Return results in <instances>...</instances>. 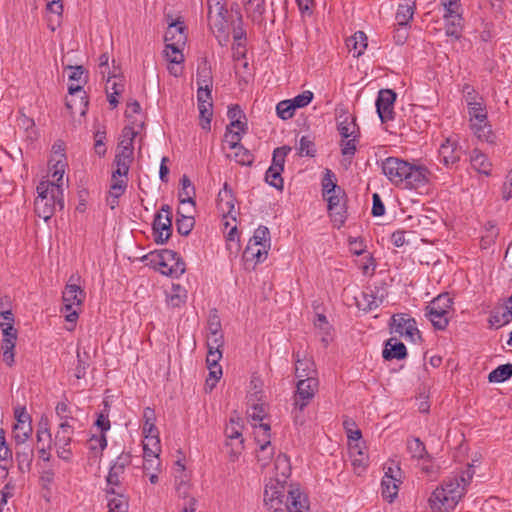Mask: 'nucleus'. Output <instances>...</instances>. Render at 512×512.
Returning a JSON list of instances; mask_svg holds the SVG:
<instances>
[{
  "label": "nucleus",
  "mask_w": 512,
  "mask_h": 512,
  "mask_svg": "<svg viewBox=\"0 0 512 512\" xmlns=\"http://www.w3.org/2000/svg\"><path fill=\"white\" fill-rule=\"evenodd\" d=\"M470 163L472 168L478 173L484 174L486 176L490 175L492 164L488 160L487 156L480 150H472L470 155Z\"/></svg>",
  "instance_id": "obj_33"
},
{
  "label": "nucleus",
  "mask_w": 512,
  "mask_h": 512,
  "mask_svg": "<svg viewBox=\"0 0 512 512\" xmlns=\"http://www.w3.org/2000/svg\"><path fill=\"white\" fill-rule=\"evenodd\" d=\"M415 11V2L413 0H402L397 8L395 15L396 24L399 27H407L413 18Z\"/></svg>",
  "instance_id": "obj_27"
},
{
  "label": "nucleus",
  "mask_w": 512,
  "mask_h": 512,
  "mask_svg": "<svg viewBox=\"0 0 512 512\" xmlns=\"http://www.w3.org/2000/svg\"><path fill=\"white\" fill-rule=\"evenodd\" d=\"M36 438L38 447L42 446L43 443H45V445H51L52 435L50 433V429L48 428L47 423H40L37 429Z\"/></svg>",
  "instance_id": "obj_62"
},
{
  "label": "nucleus",
  "mask_w": 512,
  "mask_h": 512,
  "mask_svg": "<svg viewBox=\"0 0 512 512\" xmlns=\"http://www.w3.org/2000/svg\"><path fill=\"white\" fill-rule=\"evenodd\" d=\"M474 475L472 466L468 465L464 470L452 473L441 486L437 487L429 498L432 512H451L466 493Z\"/></svg>",
  "instance_id": "obj_2"
},
{
  "label": "nucleus",
  "mask_w": 512,
  "mask_h": 512,
  "mask_svg": "<svg viewBox=\"0 0 512 512\" xmlns=\"http://www.w3.org/2000/svg\"><path fill=\"white\" fill-rule=\"evenodd\" d=\"M74 434V426L71 423L60 422L55 433L54 443L57 448V455L63 460H70L72 452L70 444Z\"/></svg>",
  "instance_id": "obj_12"
},
{
  "label": "nucleus",
  "mask_w": 512,
  "mask_h": 512,
  "mask_svg": "<svg viewBox=\"0 0 512 512\" xmlns=\"http://www.w3.org/2000/svg\"><path fill=\"white\" fill-rule=\"evenodd\" d=\"M143 451L148 456H159L161 452V443L159 434L143 435Z\"/></svg>",
  "instance_id": "obj_40"
},
{
  "label": "nucleus",
  "mask_w": 512,
  "mask_h": 512,
  "mask_svg": "<svg viewBox=\"0 0 512 512\" xmlns=\"http://www.w3.org/2000/svg\"><path fill=\"white\" fill-rule=\"evenodd\" d=\"M318 384V379L314 376H309L308 379H299L294 394V419L296 424L302 425L304 423V419L299 413H301L313 399L318 389Z\"/></svg>",
  "instance_id": "obj_7"
},
{
  "label": "nucleus",
  "mask_w": 512,
  "mask_h": 512,
  "mask_svg": "<svg viewBox=\"0 0 512 512\" xmlns=\"http://www.w3.org/2000/svg\"><path fill=\"white\" fill-rule=\"evenodd\" d=\"M275 469L279 471V474L275 478H279L281 480H285L290 475V463L286 455L279 454L275 459Z\"/></svg>",
  "instance_id": "obj_51"
},
{
  "label": "nucleus",
  "mask_w": 512,
  "mask_h": 512,
  "mask_svg": "<svg viewBox=\"0 0 512 512\" xmlns=\"http://www.w3.org/2000/svg\"><path fill=\"white\" fill-rule=\"evenodd\" d=\"M232 150H234V153L233 155H229V157L234 159L238 164L249 166L253 163V154L242 145H238L237 148H232Z\"/></svg>",
  "instance_id": "obj_46"
},
{
  "label": "nucleus",
  "mask_w": 512,
  "mask_h": 512,
  "mask_svg": "<svg viewBox=\"0 0 512 512\" xmlns=\"http://www.w3.org/2000/svg\"><path fill=\"white\" fill-rule=\"evenodd\" d=\"M15 449V458L18 463L19 470L22 472L29 471L34 457L33 448L29 444L25 443L19 446L15 445Z\"/></svg>",
  "instance_id": "obj_29"
},
{
  "label": "nucleus",
  "mask_w": 512,
  "mask_h": 512,
  "mask_svg": "<svg viewBox=\"0 0 512 512\" xmlns=\"http://www.w3.org/2000/svg\"><path fill=\"white\" fill-rule=\"evenodd\" d=\"M235 201L232 189L227 183H224L223 188L218 193L217 208L224 217L230 216L234 221L237 214Z\"/></svg>",
  "instance_id": "obj_21"
},
{
  "label": "nucleus",
  "mask_w": 512,
  "mask_h": 512,
  "mask_svg": "<svg viewBox=\"0 0 512 512\" xmlns=\"http://www.w3.org/2000/svg\"><path fill=\"white\" fill-rule=\"evenodd\" d=\"M383 174L395 186L405 189H420L429 184L431 171L417 162L398 157H388L381 164Z\"/></svg>",
  "instance_id": "obj_1"
},
{
  "label": "nucleus",
  "mask_w": 512,
  "mask_h": 512,
  "mask_svg": "<svg viewBox=\"0 0 512 512\" xmlns=\"http://www.w3.org/2000/svg\"><path fill=\"white\" fill-rule=\"evenodd\" d=\"M88 448L93 451H103L107 446V440L104 434L93 435L88 440Z\"/></svg>",
  "instance_id": "obj_64"
},
{
  "label": "nucleus",
  "mask_w": 512,
  "mask_h": 512,
  "mask_svg": "<svg viewBox=\"0 0 512 512\" xmlns=\"http://www.w3.org/2000/svg\"><path fill=\"white\" fill-rule=\"evenodd\" d=\"M57 207L63 209V190L61 184L42 181L37 186V197L34 201L35 213L38 217L48 221L55 213Z\"/></svg>",
  "instance_id": "obj_3"
},
{
  "label": "nucleus",
  "mask_w": 512,
  "mask_h": 512,
  "mask_svg": "<svg viewBox=\"0 0 512 512\" xmlns=\"http://www.w3.org/2000/svg\"><path fill=\"white\" fill-rule=\"evenodd\" d=\"M253 397L256 398V394L251 395L249 399L250 409L248 410V415L253 420L262 421L267 413V405L264 402L256 403L255 401L257 399H254Z\"/></svg>",
  "instance_id": "obj_45"
},
{
  "label": "nucleus",
  "mask_w": 512,
  "mask_h": 512,
  "mask_svg": "<svg viewBox=\"0 0 512 512\" xmlns=\"http://www.w3.org/2000/svg\"><path fill=\"white\" fill-rule=\"evenodd\" d=\"M407 451L414 459L422 460L429 458V454L424 443L417 437L407 439Z\"/></svg>",
  "instance_id": "obj_37"
},
{
  "label": "nucleus",
  "mask_w": 512,
  "mask_h": 512,
  "mask_svg": "<svg viewBox=\"0 0 512 512\" xmlns=\"http://www.w3.org/2000/svg\"><path fill=\"white\" fill-rule=\"evenodd\" d=\"M396 93L391 89H381L376 99V109L382 122H388L394 119V103Z\"/></svg>",
  "instance_id": "obj_15"
},
{
  "label": "nucleus",
  "mask_w": 512,
  "mask_h": 512,
  "mask_svg": "<svg viewBox=\"0 0 512 512\" xmlns=\"http://www.w3.org/2000/svg\"><path fill=\"white\" fill-rule=\"evenodd\" d=\"M156 414L153 408L146 407L143 410V435L159 434V430L155 425Z\"/></svg>",
  "instance_id": "obj_39"
},
{
  "label": "nucleus",
  "mask_w": 512,
  "mask_h": 512,
  "mask_svg": "<svg viewBox=\"0 0 512 512\" xmlns=\"http://www.w3.org/2000/svg\"><path fill=\"white\" fill-rule=\"evenodd\" d=\"M296 358L295 374L299 379H308L309 376L316 377V368L314 361L306 356L300 357V353L294 354Z\"/></svg>",
  "instance_id": "obj_25"
},
{
  "label": "nucleus",
  "mask_w": 512,
  "mask_h": 512,
  "mask_svg": "<svg viewBox=\"0 0 512 512\" xmlns=\"http://www.w3.org/2000/svg\"><path fill=\"white\" fill-rule=\"evenodd\" d=\"M165 42L168 45L182 46L185 44L186 35L182 23L171 24L165 32Z\"/></svg>",
  "instance_id": "obj_34"
},
{
  "label": "nucleus",
  "mask_w": 512,
  "mask_h": 512,
  "mask_svg": "<svg viewBox=\"0 0 512 512\" xmlns=\"http://www.w3.org/2000/svg\"><path fill=\"white\" fill-rule=\"evenodd\" d=\"M132 464V455L129 452H122L111 464L106 477L108 488L121 487L125 481L126 470Z\"/></svg>",
  "instance_id": "obj_10"
},
{
  "label": "nucleus",
  "mask_w": 512,
  "mask_h": 512,
  "mask_svg": "<svg viewBox=\"0 0 512 512\" xmlns=\"http://www.w3.org/2000/svg\"><path fill=\"white\" fill-rule=\"evenodd\" d=\"M462 155L461 147L452 138H447L438 149V159L447 168L457 164Z\"/></svg>",
  "instance_id": "obj_17"
},
{
  "label": "nucleus",
  "mask_w": 512,
  "mask_h": 512,
  "mask_svg": "<svg viewBox=\"0 0 512 512\" xmlns=\"http://www.w3.org/2000/svg\"><path fill=\"white\" fill-rule=\"evenodd\" d=\"M181 46L168 45L165 46V57L170 64L180 65L184 61V56L180 50Z\"/></svg>",
  "instance_id": "obj_53"
},
{
  "label": "nucleus",
  "mask_w": 512,
  "mask_h": 512,
  "mask_svg": "<svg viewBox=\"0 0 512 512\" xmlns=\"http://www.w3.org/2000/svg\"><path fill=\"white\" fill-rule=\"evenodd\" d=\"M88 101L86 100L85 95H79L72 97L66 100V106L73 114L84 115L86 113Z\"/></svg>",
  "instance_id": "obj_43"
},
{
  "label": "nucleus",
  "mask_w": 512,
  "mask_h": 512,
  "mask_svg": "<svg viewBox=\"0 0 512 512\" xmlns=\"http://www.w3.org/2000/svg\"><path fill=\"white\" fill-rule=\"evenodd\" d=\"M291 151V148L288 146L278 147L273 152L272 164L270 168H275L280 171L284 170L285 158L288 153Z\"/></svg>",
  "instance_id": "obj_52"
},
{
  "label": "nucleus",
  "mask_w": 512,
  "mask_h": 512,
  "mask_svg": "<svg viewBox=\"0 0 512 512\" xmlns=\"http://www.w3.org/2000/svg\"><path fill=\"white\" fill-rule=\"evenodd\" d=\"M232 34L234 43H238V47H242V44H245L246 31L243 28V21L241 16H239L237 22L233 24Z\"/></svg>",
  "instance_id": "obj_59"
},
{
  "label": "nucleus",
  "mask_w": 512,
  "mask_h": 512,
  "mask_svg": "<svg viewBox=\"0 0 512 512\" xmlns=\"http://www.w3.org/2000/svg\"><path fill=\"white\" fill-rule=\"evenodd\" d=\"M55 413L60 422L71 423V421L75 420L71 415V410L66 400L58 402Z\"/></svg>",
  "instance_id": "obj_58"
},
{
  "label": "nucleus",
  "mask_w": 512,
  "mask_h": 512,
  "mask_svg": "<svg viewBox=\"0 0 512 512\" xmlns=\"http://www.w3.org/2000/svg\"><path fill=\"white\" fill-rule=\"evenodd\" d=\"M453 299L448 293L440 294L425 308V316L438 330H444L453 314Z\"/></svg>",
  "instance_id": "obj_5"
},
{
  "label": "nucleus",
  "mask_w": 512,
  "mask_h": 512,
  "mask_svg": "<svg viewBox=\"0 0 512 512\" xmlns=\"http://www.w3.org/2000/svg\"><path fill=\"white\" fill-rule=\"evenodd\" d=\"M392 326L396 333L414 342L419 337L416 321L406 314H395L392 317Z\"/></svg>",
  "instance_id": "obj_19"
},
{
  "label": "nucleus",
  "mask_w": 512,
  "mask_h": 512,
  "mask_svg": "<svg viewBox=\"0 0 512 512\" xmlns=\"http://www.w3.org/2000/svg\"><path fill=\"white\" fill-rule=\"evenodd\" d=\"M160 257L161 261L159 265L162 274L171 277H179L185 272L186 265L178 253L172 250H164Z\"/></svg>",
  "instance_id": "obj_14"
},
{
  "label": "nucleus",
  "mask_w": 512,
  "mask_h": 512,
  "mask_svg": "<svg viewBox=\"0 0 512 512\" xmlns=\"http://www.w3.org/2000/svg\"><path fill=\"white\" fill-rule=\"evenodd\" d=\"M288 495L286 481L279 478H270L265 485L263 502L269 512H285Z\"/></svg>",
  "instance_id": "obj_6"
},
{
  "label": "nucleus",
  "mask_w": 512,
  "mask_h": 512,
  "mask_svg": "<svg viewBox=\"0 0 512 512\" xmlns=\"http://www.w3.org/2000/svg\"><path fill=\"white\" fill-rule=\"evenodd\" d=\"M283 171H280L275 168H268L265 174V180L266 182L271 185L272 187L282 190L283 189V178L281 177V173Z\"/></svg>",
  "instance_id": "obj_55"
},
{
  "label": "nucleus",
  "mask_w": 512,
  "mask_h": 512,
  "mask_svg": "<svg viewBox=\"0 0 512 512\" xmlns=\"http://www.w3.org/2000/svg\"><path fill=\"white\" fill-rule=\"evenodd\" d=\"M356 136L352 138L343 139L341 141V153L344 157H347L349 160L355 155L356 152Z\"/></svg>",
  "instance_id": "obj_63"
},
{
  "label": "nucleus",
  "mask_w": 512,
  "mask_h": 512,
  "mask_svg": "<svg viewBox=\"0 0 512 512\" xmlns=\"http://www.w3.org/2000/svg\"><path fill=\"white\" fill-rule=\"evenodd\" d=\"M178 218L176 220L177 231L179 234L187 236L194 227L195 220L193 216L185 215L178 209Z\"/></svg>",
  "instance_id": "obj_44"
},
{
  "label": "nucleus",
  "mask_w": 512,
  "mask_h": 512,
  "mask_svg": "<svg viewBox=\"0 0 512 512\" xmlns=\"http://www.w3.org/2000/svg\"><path fill=\"white\" fill-rule=\"evenodd\" d=\"M243 420L238 415H232L229 419L228 424L225 427L226 438L230 441L228 444L232 445V441H237L236 450L242 448L243 438Z\"/></svg>",
  "instance_id": "obj_23"
},
{
  "label": "nucleus",
  "mask_w": 512,
  "mask_h": 512,
  "mask_svg": "<svg viewBox=\"0 0 512 512\" xmlns=\"http://www.w3.org/2000/svg\"><path fill=\"white\" fill-rule=\"evenodd\" d=\"M123 176L116 174V171H113L111 184H110V195L114 198H119L127 187V181L122 179Z\"/></svg>",
  "instance_id": "obj_49"
},
{
  "label": "nucleus",
  "mask_w": 512,
  "mask_h": 512,
  "mask_svg": "<svg viewBox=\"0 0 512 512\" xmlns=\"http://www.w3.org/2000/svg\"><path fill=\"white\" fill-rule=\"evenodd\" d=\"M221 358V349H208L206 363L209 369V375L213 379V383L211 384L212 387L215 385V383L220 379L222 375V368L218 364Z\"/></svg>",
  "instance_id": "obj_26"
},
{
  "label": "nucleus",
  "mask_w": 512,
  "mask_h": 512,
  "mask_svg": "<svg viewBox=\"0 0 512 512\" xmlns=\"http://www.w3.org/2000/svg\"><path fill=\"white\" fill-rule=\"evenodd\" d=\"M270 232L267 227L259 226L252 238H250L248 243L258 244V245H270Z\"/></svg>",
  "instance_id": "obj_56"
},
{
  "label": "nucleus",
  "mask_w": 512,
  "mask_h": 512,
  "mask_svg": "<svg viewBox=\"0 0 512 512\" xmlns=\"http://www.w3.org/2000/svg\"><path fill=\"white\" fill-rule=\"evenodd\" d=\"M212 107H213L212 102L207 103V104L198 105L199 115H200L199 124H200L201 128L205 131H210V129H211V119L213 116Z\"/></svg>",
  "instance_id": "obj_47"
},
{
  "label": "nucleus",
  "mask_w": 512,
  "mask_h": 512,
  "mask_svg": "<svg viewBox=\"0 0 512 512\" xmlns=\"http://www.w3.org/2000/svg\"><path fill=\"white\" fill-rule=\"evenodd\" d=\"M227 13L210 15L208 24L221 46H227L230 40V24L227 20Z\"/></svg>",
  "instance_id": "obj_18"
},
{
  "label": "nucleus",
  "mask_w": 512,
  "mask_h": 512,
  "mask_svg": "<svg viewBox=\"0 0 512 512\" xmlns=\"http://www.w3.org/2000/svg\"><path fill=\"white\" fill-rule=\"evenodd\" d=\"M108 512H128V499L114 488H107Z\"/></svg>",
  "instance_id": "obj_30"
},
{
  "label": "nucleus",
  "mask_w": 512,
  "mask_h": 512,
  "mask_svg": "<svg viewBox=\"0 0 512 512\" xmlns=\"http://www.w3.org/2000/svg\"><path fill=\"white\" fill-rule=\"evenodd\" d=\"M461 20L462 18L460 14H453L452 16H449V19H445L446 35L459 38L462 27Z\"/></svg>",
  "instance_id": "obj_48"
},
{
  "label": "nucleus",
  "mask_w": 512,
  "mask_h": 512,
  "mask_svg": "<svg viewBox=\"0 0 512 512\" xmlns=\"http://www.w3.org/2000/svg\"><path fill=\"white\" fill-rule=\"evenodd\" d=\"M153 233L158 244H164L172 233V215L169 205H163L161 211L155 215Z\"/></svg>",
  "instance_id": "obj_11"
},
{
  "label": "nucleus",
  "mask_w": 512,
  "mask_h": 512,
  "mask_svg": "<svg viewBox=\"0 0 512 512\" xmlns=\"http://www.w3.org/2000/svg\"><path fill=\"white\" fill-rule=\"evenodd\" d=\"M182 189L179 193L180 203L184 205H194L193 197L195 195L194 187L187 176L181 178Z\"/></svg>",
  "instance_id": "obj_41"
},
{
  "label": "nucleus",
  "mask_w": 512,
  "mask_h": 512,
  "mask_svg": "<svg viewBox=\"0 0 512 512\" xmlns=\"http://www.w3.org/2000/svg\"><path fill=\"white\" fill-rule=\"evenodd\" d=\"M322 195L326 196L331 193L344 194V191L337 185L335 174L330 169H325L322 178Z\"/></svg>",
  "instance_id": "obj_36"
},
{
  "label": "nucleus",
  "mask_w": 512,
  "mask_h": 512,
  "mask_svg": "<svg viewBox=\"0 0 512 512\" xmlns=\"http://www.w3.org/2000/svg\"><path fill=\"white\" fill-rule=\"evenodd\" d=\"M400 483V468L388 467L381 481L383 498L390 503L393 502L398 495Z\"/></svg>",
  "instance_id": "obj_16"
},
{
  "label": "nucleus",
  "mask_w": 512,
  "mask_h": 512,
  "mask_svg": "<svg viewBox=\"0 0 512 512\" xmlns=\"http://www.w3.org/2000/svg\"><path fill=\"white\" fill-rule=\"evenodd\" d=\"M267 248L268 245L248 243L243 252V258L246 262L253 261L255 264L261 263L267 257Z\"/></svg>",
  "instance_id": "obj_32"
},
{
  "label": "nucleus",
  "mask_w": 512,
  "mask_h": 512,
  "mask_svg": "<svg viewBox=\"0 0 512 512\" xmlns=\"http://www.w3.org/2000/svg\"><path fill=\"white\" fill-rule=\"evenodd\" d=\"M295 110L296 108L290 99L280 101L276 106V113L283 120L292 118L295 114Z\"/></svg>",
  "instance_id": "obj_54"
},
{
  "label": "nucleus",
  "mask_w": 512,
  "mask_h": 512,
  "mask_svg": "<svg viewBox=\"0 0 512 512\" xmlns=\"http://www.w3.org/2000/svg\"><path fill=\"white\" fill-rule=\"evenodd\" d=\"M468 112L474 134L480 140L493 142L494 135L487 121V111L483 100L475 101L472 105H468Z\"/></svg>",
  "instance_id": "obj_8"
},
{
  "label": "nucleus",
  "mask_w": 512,
  "mask_h": 512,
  "mask_svg": "<svg viewBox=\"0 0 512 512\" xmlns=\"http://www.w3.org/2000/svg\"><path fill=\"white\" fill-rule=\"evenodd\" d=\"M78 280L79 276L72 275L62 293L63 307L61 312L68 322L74 324L79 317V310L86 296L84 290L76 283Z\"/></svg>",
  "instance_id": "obj_4"
},
{
  "label": "nucleus",
  "mask_w": 512,
  "mask_h": 512,
  "mask_svg": "<svg viewBox=\"0 0 512 512\" xmlns=\"http://www.w3.org/2000/svg\"><path fill=\"white\" fill-rule=\"evenodd\" d=\"M342 196L343 194L338 193H331L323 196V198L328 202L330 215L334 217L335 222H339L340 224H343L345 221L343 207L341 205Z\"/></svg>",
  "instance_id": "obj_31"
},
{
  "label": "nucleus",
  "mask_w": 512,
  "mask_h": 512,
  "mask_svg": "<svg viewBox=\"0 0 512 512\" xmlns=\"http://www.w3.org/2000/svg\"><path fill=\"white\" fill-rule=\"evenodd\" d=\"M136 132L131 127H125L123 129V140L117 147V152L114 159L116 165V174L126 177L130 164L133 160V139L136 136Z\"/></svg>",
  "instance_id": "obj_9"
},
{
  "label": "nucleus",
  "mask_w": 512,
  "mask_h": 512,
  "mask_svg": "<svg viewBox=\"0 0 512 512\" xmlns=\"http://www.w3.org/2000/svg\"><path fill=\"white\" fill-rule=\"evenodd\" d=\"M349 456L357 474H361L368 465V454L364 443H349Z\"/></svg>",
  "instance_id": "obj_22"
},
{
  "label": "nucleus",
  "mask_w": 512,
  "mask_h": 512,
  "mask_svg": "<svg viewBox=\"0 0 512 512\" xmlns=\"http://www.w3.org/2000/svg\"><path fill=\"white\" fill-rule=\"evenodd\" d=\"M308 496L297 486H290L285 504V512H308Z\"/></svg>",
  "instance_id": "obj_20"
},
{
  "label": "nucleus",
  "mask_w": 512,
  "mask_h": 512,
  "mask_svg": "<svg viewBox=\"0 0 512 512\" xmlns=\"http://www.w3.org/2000/svg\"><path fill=\"white\" fill-rule=\"evenodd\" d=\"M15 346H16V340L9 339V338L2 339L1 350H2V355H3V361L5 362V364H7L10 367L14 364V361H15L14 360Z\"/></svg>",
  "instance_id": "obj_50"
},
{
  "label": "nucleus",
  "mask_w": 512,
  "mask_h": 512,
  "mask_svg": "<svg viewBox=\"0 0 512 512\" xmlns=\"http://www.w3.org/2000/svg\"><path fill=\"white\" fill-rule=\"evenodd\" d=\"M33 432L32 424H14L12 437L16 446L25 444L31 437Z\"/></svg>",
  "instance_id": "obj_38"
},
{
  "label": "nucleus",
  "mask_w": 512,
  "mask_h": 512,
  "mask_svg": "<svg viewBox=\"0 0 512 512\" xmlns=\"http://www.w3.org/2000/svg\"><path fill=\"white\" fill-rule=\"evenodd\" d=\"M174 293L168 296L167 302L172 307H179L186 301L185 291L181 287L173 286Z\"/></svg>",
  "instance_id": "obj_61"
},
{
  "label": "nucleus",
  "mask_w": 512,
  "mask_h": 512,
  "mask_svg": "<svg viewBox=\"0 0 512 512\" xmlns=\"http://www.w3.org/2000/svg\"><path fill=\"white\" fill-rule=\"evenodd\" d=\"M383 358L386 360L403 359L407 355L405 345L396 338H390L386 341L385 348L382 352Z\"/></svg>",
  "instance_id": "obj_28"
},
{
  "label": "nucleus",
  "mask_w": 512,
  "mask_h": 512,
  "mask_svg": "<svg viewBox=\"0 0 512 512\" xmlns=\"http://www.w3.org/2000/svg\"><path fill=\"white\" fill-rule=\"evenodd\" d=\"M50 170L52 171V177L59 183L63 179L65 168L67 166L66 157L61 149V146L54 151V154L49 160Z\"/></svg>",
  "instance_id": "obj_24"
},
{
  "label": "nucleus",
  "mask_w": 512,
  "mask_h": 512,
  "mask_svg": "<svg viewBox=\"0 0 512 512\" xmlns=\"http://www.w3.org/2000/svg\"><path fill=\"white\" fill-rule=\"evenodd\" d=\"M346 46L354 57L362 55L367 48V36L362 31H357L346 40Z\"/></svg>",
  "instance_id": "obj_35"
},
{
  "label": "nucleus",
  "mask_w": 512,
  "mask_h": 512,
  "mask_svg": "<svg viewBox=\"0 0 512 512\" xmlns=\"http://www.w3.org/2000/svg\"><path fill=\"white\" fill-rule=\"evenodd\" d=\"M315 152H316L315 144L310 139V137L302 136L299 141L298 154L300 156L313 157L315 155Z\"/></svg>",
  "instance_id": "obj_57"
},
{
  "label": "nucleus",
  "mask_w": 512,
  "mask_h": 512,
  "mask_svg": "<svg viewBox=\"0 0 512 512\" xmlns=\"http://www.w3.org/2000/svg\"><path fill=\"white\" fill-rule=\"evenodd\" d=\"M338 131L343 139H348L350 137L356 136V124L353 120L349 121L348 117L345 120L341 121L338 125Z\"/></svg>",
  "instance_id": "obj_60"
},
{
  "label": "nucleus",
  "mask_w": 512,
  "mask_h": 512,
  "mask_svg": "<svg viewBox=\"0 0 512 512\" xmlns=\"http://www.w3.org/2000/svg\"><path fill=\"white\" fill-rule=\"evenodd\" d=\"M512 377V364L507 363L498 366L488 375V380L491 383H501Z\"/></svg>",
  "instance_id": "obj_42"
},
{
  "label": "nucleus",
  "mask_w": 512,
  "mask_h": 512,
  "mask_svg": "<svg viewBox=\"0 0 512 512\" xmlns=\"http://www.w3.org/2000/svg\"><path fill=\"white\" fill-rule=\"evenodd\" d=\"M270 426L265 423H261L257 430L255 431L256 434V441L259 445V450L257 452V459L258 462L261 463V466H266L270 460L272 459L274 455V449L271 446L270 443Z\"/></svg>",
  "instance_id": "obj_13"
}]
</instances>
